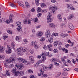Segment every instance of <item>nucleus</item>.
<instances>
[{"label":"nucleus","mask_w":78,"mask_h":78,"mask_svg":"<svg viewBox=\"0 0 78 78\" xmlns=\"http://www.w3.org/2000/svg\"><path fill=\"white\" fill-rule=\"evenodd\" d=\"M45 38L44 37H41L40 39V41H41V42H44V41H45Z\"/></svg>","instance_id":"nucleus-32"},{"label":"nucleus","mask_w":78,"mask_h":78,"mask_svg":"<svg viewBox=\"0 0 78 78\" xmlns=\"http://www.w3.org/2000/svg\"><path fill=\"white\" fill-rule=\"evenodd\" d=\"M11 45V47L12 48L15 50H16V48L15 47V44H14V43L13 42H12Z\"/></svg>","instance_id":"nucleus-17"},{"label":"nucleus","mask_w":78,"mask_h":78,"mask_svg":"<svg viewBox=\"0 0 78 78\" xmlns=\"http://www.w3.org/2000/svg\"><path fill=\"white\" fill-rule=\"evenodd\" d=\"M29 60L31 61V63L33 64L34 62V57L33 56H30L29 57Z\"/></svg>","instance_id":"nucleus-7"},{"label":"nucleus","mask_w":78,"mask_h":78,"mask_svg":"<svg viewBox=\"0 0 78 78\" xmlns=\"http://www.w3.org/2000/svg\"><path fill=\"white\" fill-rule=\"evenodd\" d=\"M9 59L11 62H13V61H15L16 60V58H10Z\"/></svg>","instance_id":"nucleus-23"},{"label":"nucleus","mask_w":78,"mask_h":78,"mask_svg":"<svg viewBox=\"0 0 78 78\" xmlns=\"http://www.w3.org/2000/svg\"><path fill=\"white\" fill-rule=\"evenodd\" d=\"M28 72L29 73H33V70H32L31 69L28 70Z\"/></svg>","instance_id":"nucleus-54"},{"label":"nucleus","mask_w":78,"mask_h":78,"mask_svg":"<svg viewBox=\"0 0 78 78\" xmlns=\"http://www.w3.org/2000/svg\"><path fill=\"white\" fill-rule=\"evenodd\" d=\"M66 24L64 23H61L60 25L61 28H63L64 27H66Z\"/></svg>","instance_id":"nucleus-34"},{"label":"nucleus","mask_w":78,"mask_h":78,"mask_svg":"<svg viewBox=\"0 0 78 78\" xmlns=\"http://www.w3.org/2000/svg\"><path fill=\"white\" fill-rule=\"evenodd\" d=\"M57 9H58V8L56 6L50 5V6L49 9L53 13L55 12V11Z\"/></svg>","instance_id":"nucleus-1"},{"label":"nucleus","mask_w":78,"mask_h":78,"mask_svg":"<svg viewBox=\"0 0 78 78\" xmlns=\"http://www.w3.org/2000/svg\"><path fill=\"white\" fill-rule=\"evenodd\" d=\"M53 51L55 53H58V51L56 49H55L53 50Z\"/></svg>","instance_id":"nucleus-47"},{"label":"nucleus","mask_w":78,"mask_h":78,"mask_svg":"<svg viewBox=\"0 0 78 78\" xmlns=\"http://www.w3.org/2000/svg\"><path fill=\"white\" fill-rule=\"evenodd\" d=\"M62 36L63 37H67L68 36V34H60V36L61 37Z\"/></svg>","instance_id":"nucleus-21"},{"label":"nucleus","mask_w":78,"mask_h":78,"mask_svg":"<svg viewBox=\"0 0 78 78\" xmlns=\"http://www.w3.org/2000/svg\"><path fill=\"white\" fill-rule=\"evenodd\" d=\"M41 73H38V76H41V75H43V73H44V70L42 69H41L40 70Z\"/></svg>","instance_id":"nucleus-19"},{"label":"nucleus","mask_w":78,"mask_h":78,"mask_svg":"<svg viewBox=\"0 0 78 78\" xmlns=\"http://www.w3.org/2000/svg\"><path fill=\"white\" fill-rule=\"evenodd\" d=\"M20 48L21 50H22V51H23V52L24 53L27 52V51H28V49H27V48L25 47H23L21 46L20 47Z\"/></svg>","instance_id":"nucleus-6"},{"label":"nucleus","mask_w":78,"mask_h":78,"mask_svg":"<svg viewBox=\"0 0 78 78\" xmlns=\"http://www.w3.org/2000/svg\"><path fill=\"white\" fill-rule=\"evenodd\" d=\"M57 27V25L53 23H50L49 24V27L50 28H55Z\"/></svg>","instance_id":"nucleus-5"},{"label":"nucleus","mask_w":78,"mask_h":78,"mask_svg":"<svg viewBox=\"0 0 78 78\" xmlns=\"http://www.w3.org/2000/svg\"><path fill=\"white\" fill-rule=\"evenodd\" d=\"M75 17L74 15L73 14H70L68 17V19L69 20H71L72 18H73Z\"/></svg>","instance_id":"nucleus-8"},{"label":"nucleus","mask_w":78,"mask_h":78,"mask_svg":"<svg viewBox=\"0 0 78 78\" xmlns=\"http://www.w3.org/2000/svg\"><path fill=\"white\" fill-rule=\"evenodd\" d=\"M53 67V65L52 64H50L49 66V69H52Z\"/></svg>","instance_id":"nucleus-35"},{"label":"nucleus","mask_w":78,"mask_h":78,"mask_svg":"<svg viewBox=\"0 0 78 78\" xmlns=\"http://www.w3.org/2000/svg\"><path fill=\"white\" fill-rule=\"evenodd\" d=\"M5 72L7 76H11V73H9V71L6 70L5 71Z\"/></svg>","instance_id":"nucleus-22"},{"label":"nucleus","mask_w":78,"mask_h":78,"mask_svg":"<svg viewBox=\"0 0 78 78\" xmlns=\"http://www.w3.org/2000/svg\"><path fill=\"white\" fill-rule=\"evenodd\" d=\"M15 66L16 67L18 68L19 67V66H20V65L18 63H16V64Z\"/></svg>","instance_id":"nucleus-49"},{"label":"nucleus","mask_w":78,"mask_h":78,"mask_svg":"<svg viewBox=\"0 0 78 78\" xmlns=\"http://www.w3.org/2000/svg\"><path fill=\"white\" fill-rule=\"evenodd\" d=\"M35 2L37 6H39V5L40 3H39V0H35Z\"/></svg>","instance_id":"nucleus-27"},{"label":"nucleus","mask_w":78,"mask_h":78,"mask_svg":"<svg viewBox=\"0 0 78 78\" xmlns=\"http://www.w3.org/2000/svg\"><path fill=\"white\" fill-rule=\"evenodd\" d=\"M5 47L3 46H1L0 45V51H3L4 50H5Z\"/></svg>","instance_id":"nucleus-26"},{"label":"nucleus","mask_w":78,"mask_h":78,"mask_svg":"<svg viewBox=\"0 0 78 78\" xmlns=\"http://www.w3.org/2000/svg\"><path fill=\"white\" fill-rule=\"evenodd\" d=\"M70 9L71 10H75V9H76L75 8V7H73V6L70 7Z\"/></svg>","instance_id":"nucleus-46"},{"label":"nucleus","mask_w":78,"mask_h":78,"mask_svg":"<svg viewBox=\"0 0 78 78\" xmlns=\"http://www.w3.org/2000/svg\"><path fill=\"white\" fill-rule=\"evenodd\" d=\"M43 77L46 78V77H47L48 76V75L47 74H43Z\"/></svg>","instance_id":"nucleus-53"},{"label":"nucleus","mask_w":78,"mask_h":78,"mask_svg":"<svg viewBox=\"0 0 78 78\" xmlns=\"http://www.w3.org/2000/svg\"><path fill=\"white\" fill-rule=\"evenodd\" d=\"M17 30H18V31H22V28H21V27H19L17 28Z\"/></svg>","instance_id":"nucleus-44"},{"label":"nucleus","mask_w":78,"mask_h":78,"mask_svg":"<svg viewBox=\"0 0 78 78\" xmlns=\"http://www.w3.org/2000/svg\"><path fill=\"white\" fill-rule=\"evenodd\" d=\"M47 59V58H46V57L45 56H42V60L44 61H45V60H46Z\"/></svg>","instance_id":"nucleus-38"},{"label":"nucleus","mask_w":78,"mask_h":78,"mask_svg":"<svg viewBox=\"0 0 78 78\" xmlns=\"http://www.w3.org/2000/svg\"><path fill=\"white\" fill-rule=\"evenodd\" d=\"M18 69L19 70H22L23 69V64H21L20 65V66H19V67H18Z\"/></svg>","instance_id":"nucleus-14"},{"label":"nucleus","mask_w":78,"mask_h":78,"mask_svg":"<svg viewBox=\"0 0 78 78\" xmlns=\"http://www.w3.org/2000/svg\"><path fill=\"white\" fill-rule=\"evenodd\" d=\"M10 6H12V7H15V6H16V5H14V4L12 3L10 4Z\"/></svg>","instance_id":"nucleus-50"},{"label":"nucleus","mask_w":78,"mask_h":78,"mask_svg":"<svg viewBox=\"0 0 78 78\" xmlns=\"http://www.w3.org/2000/svg\"><path fill=\"white\" fill-rule=\"evenodd\" d=\"M47 17H51V12H49L48 13V15Z\"/></svg>","instance_id":"nucleus-29"},{"label":"nucleus","mask_w":78,"mask_h":78,"mask_svg":"<svg viewBox=\"0 0 78 78\" xmlns=\"http://www.w3.org/2000/svg\"><path fill=\"white\" fill-rule=\"evenodd\" d=\"M53 47V45H52L51 44H49L48 45H47V47L48 48H51V47Z\"/></svg>","instance_id":"nucleus-41"},{"label":"nucleus","mask_w":78,"mask_h":78,"mask_svg":"<svg viewBox=\"0 0 78 78\" xmlns=\"http://www.w3.org/2000/svg\"><path fill=\"white\" fill-rule=\"evenodd\" d=\"M37 36L38 37H39L41 36H42V35H43V33L42 32L40 31L37 33Z\"/></svg>","instance_id":"nucleus-10"},{"label":"nucleus","mask_w":78,"mask_h":78,"mask_svg":"<svg viewBox=\"0 0 78 78\" xmlns=\"http://www.w3.org/2000/svg\"><path fill=\"white\" fill-rule=\"evenodd\" d=\"M43 48L44 50H47V48L46 45H44Z\"/></svg>","instance_id":"nucleus-64"},{"label":"nucleus","mask_w":78,"mask_h":78,"mask_svg":"<svg viewBox=\"0 0 78 78\" xmlns=\"http://www.w3.org/2000/svg\"><path fill=\"white\" fill-rule=\"evenodd\" d=\"M17 59L18 61L21 62H22V63H24V64H27V62L25 59H23L21 57L18 58Z\"/></svg>","instance_id":"nucleus-4"},{"label":"nucleus","mask_w":78,"mask_h":78,"mask_svg":"<svg viewBox=\"0 0 78 78\" xmlns=\"http://www.w3.org/2000/svg\"><path fill=\"white\" fill-rule=\"evenodd\" d=\"M5 22L7 23H9L10 22H12L10 20H7Z\"/></svg>","instance_id":"nucleus-45"},{"label":"nucleus","mask_w":78,"mask_h":78,"mask_svg":"<svg viewBox=\"0 0 78 78\" xmlns=\"http://www.w3.org/2000/svg\"><path fill=\"white\" fill-rule=\"evenodd\" d=\"M30 52L31 53V54H33V53H34V51L32 49H31L30 50Z\"/></svg>","instance_id":"nucleus-51"},{"label":"nucleus","mask_w":78,"mask_h":78,"mask_svg":"<svg viewBox=\"0 0 78 78\" xmlns=\"http://www.w3.org/2000/svg\"><path fill=\"white\" fill-rule=\"evenodd\" d=\"M41 6L42 8H44V7L46 6V5L44 3H42L41 4Z\"/></svg>","instance_id":"nucleus-40"},{"label":"nucleus","mask_w":78,"mask_h":78,"mask_svg":"<svg viewBox=\"0 0 78 78\" xmlns=\"http://www.w3.org/2000/svg\"><path fill=\"white\" fill-rule=\"evenodd\" d=\"M68 26L71 30H73L74 29V27L73 26V24L72 23H69L68 24Z\"/></svg>","instance_id":"nucleus-9"},{"label":"nucleus","mask_w":78,"mask_h":78,"mask_svg":"<svg viewBox=\"0 0 78 78\" xmlns=\"http://www.w3.org/2000/svg\"><path fill=\"white\" fill-rule=\"evenodd\" d=\"M48 41L50 43H52L53 42V37H50L48 39Z\"/></svg>","instance_id":"nucleus-15"},{"label":"nucleus","mask_w":78,"mask_h":78,"mask_svg":"<svg viewBox=\"0 0 78 78\" xmlns=\"http://www.w3.org/2000/svg\"><path fill=\"white\" fill-rule=\"evenodd\" d=\"M16 68L15 67L11 71V72L14 73V75L15 76H19V75L20 71H17L16 72Z\"/></svg>","instance_id":"nucleus-3"},{"label":"nucleus","mask_w":78,"mask_h":78,"mask_svg":"<svg viewBox=\"0 0 78 78\" xmlns=\"http://www.w3.org/2000/svg\"><path fill=\"white\" fill-rule=\"evenodd\" d=\"M45 36L47 38H50L51 37V33H50V29H48L46 30Z\"/></svg>","instance_id":"nucleus-2"},{"label":"nucleus","mask_w":78,"mask_h":78,"mask_svg":"<svg viewBox=\"0 0 78 78\" xmlns=\"http://www.w3.org/2000/svg\"><path fill=\"white\" fill-rule=\"evenodd\" d=\"M25 6L27 8H29L30 6V4L27 2H25Z\"/></svg>","instance_id":"nucleus-25"},{"label":"nucleus","mask_w":78,"mask_h":78,"mask_svg":"<svg viewBox=\"0 0 78 78\" xmlns=\"http://www.w3.org/2000/svg\"><path fill=\"white\" fill-rule=\"evenodd\" d=\"M12 14H11L9 16V19L10 20V21L11 22H12Z\"/></svg>","instance_id":"nucleus-30"},{"label":"nucleus","mask_w":78,"mask_h":78,"mask_svg":"<svg viewBox=\"0 0 78 78\" xmlns=\"http://www.w3.org/2000/svg\"><path fill=\"white\" fill-rule=\"evenodd\" d=\"M27 19H25L23 20V23L24 24H27Z\"/></svg>","instance_id":"nucleus-43"},{"label":"nucleus","mask_w":78,"mask_h":78,"mask_svg":"<svg viewBox=\"0 0 78 78\" xmlns=\"http://www.w3.org/2000/svg\"><path fill=\"white\" fill-rule=\"evenodd\" d=\"M20 48H17L16 49V51H18V52H19L20 51Z\"/></svg>","instance_id":"nucleus-61"},{"label":"nucleus","mask_w":78,"mask_h":78,"mask_svg":"<svg viewBox=\"0 0 78 78\" xmlns=\"http://www.w3.org/2000/svg\"><path fill=\"white\" fill-rule=\"evenodd\" d=\"M8 36H4L2 38L4 40H5L6 38H8Z\"/></svg>","instance_id":"nucleus-48"},{"label":"nucleus","mask_w":78,"mask_h":78,"mask_svg":"<svg viewBox=\"0 0 78 78\" xmlns=\"http://www.w3.org/2000/svg\"><path fill=\"white\" fill-rule=\"evenodd\" d=\"M58 42L57 41H55L54 43V46H55V47H56V46L58 45Z\"/></svg>","instance_id":"nucleus-31"},{"label":"nucleus","mask_w":78,"mask_h":78,"mask_svg":"<svg viewBox=\"0 0 78 78\" xmlns=\"http://www.w3.org/2000/svg\"><path fill=\"white\" fill-rule=\"evenodd\" d=\"M5 20L4 19H2L1 20H0V23H4V22H5Z\"/></svg>","instance_id":"nucleus-36"},{"label":"nucleus","mask_w":78,"mask_h":78,"mask_svg":"<svg viewBox=\"0 0 78 78\" xmlns=\"http://www.w3.org/2000/svg\"><path fill=\"white\" fill-rule=\"evenodd\" d=\"M57 17L60 21H62V17L60 14H58L57 16Z\"/></svg>","instance_id":"nucleus-18"},{"label":"nucleus","mask_w":78,"mask_h":78,"mask_svg":"<svg viewBox=\"0 0 78 78\" xmlns=\"http://www.w3.org/2000/svg\"><path fill=\"white\" fill-rule=\"evenodd\" d=\"M63 76H67V73H63L62 74Z\"/></svg>","instance_id":"nucleus-57"},{"label":"nucleus","mask_w":78,"mask_h":78,"mask_svg":"<svg viewBox=\"0 0 78 78\" xmlns=\"http://www.w3.org/2000/svg\"><path fill=\"white\" fill-rule=\"evenodd\" d=\"M24 42L25 43H27L28 42V40L27 39H24L23 40Z\"/></svg>","instance_id":"nucleus-62"},{"label":"nucleus","mask_w":78,"mask_h":78,"mask_svg":"<svg viewBox=\"0 0 78 78\" xmlns=\"http://www.w3.org/2000/svg\"><path fill=\"white\" fill-rule=\"evenodd\" d=\"M14 66V64H11L9 65V69H11V68H13Z\"/></svg>","instance_id":"nucleus-39"},{"label":"nucleus","mask_w":78,"mask_h":78,"mask_svg":"<svg viewBox=\"0 0 78 78\" xmlns=\"http://www.w3.org/2000/svg\"><path fill=\"white\" fill-rule=\"evenodd\" d=\"M41 8L39 7L37 8V12H41Z\"/></svg>","instance_id":"nucleus-28"},{"label":"nucleus","mask_w":78,"mask_h":78,"mask_svg":"<svg viewBox=\"0 0 78 78\" xmlns=\"http://www.w3.org/2000/svg\"><path fill=\"white\" fill-rule=\"evenodd\" d=\"M51 61L52 62H55V61H56V58H52L51 59Z\"/></svg>","instance_id":"nucleus-59"},{"label":"nucleus","mask_w":78,"mask_h":78,"mask_svg":"<svg viewBox=\"0 0 78 78\" xmlns=\"http://www.w3.org/2000/svg\"><path fill=\"white\" fill-rule=\"evenodd\" d=\"M7 32L9 33V34H11L12 33V31H11L10 30H8L7 31Z\"/></svg>","instance_id":"nucleus-58"},{"label":"nucleus","mask_w":78,"mask_h":78,"mask_svg":"<svg viewBox=\"0 0 78 78\" xmlns=\"http://www.w3.org/2000/svg\"><path fill=\"white\" fill-rule=\"evenodd\" d=\"M44 62V61L42 60H40L38 62H38V64H40L41 63H42Z\"/></svg>","instance_id":"nucleus-56"},{"label":"nucleus","mask_w":78,"mask_h":78,"mask_svg":"<svg viewBox=\"0 0 78 78\" xmlns=\"http://www.w3.org/2000/svg\"><path fill=\"white\" fill-rule=\"evenodd\" d=\"M36 43L37 42L36 41H33L30 44L31 47H34Z\"/></svg>","instance_id":"nucleus-16"},{"label":"nucleus","mask_w":78,"mask_h":78,"mask_svg":"<svg viewBox=\"0 0 78 78\" xmlns=\"http://www.w3.org/2000/svg\"><path fill=\"white\" fill-rule=\"evenodd\" d=\"M38 20V19H37V17L35 18L34 19V22L35 23L36 22H37V21Z\"/></svg>","instance_id":"nucleus-52"},{"label":"nucleus","mask_w":78,"mask_h":78,"mask_svg":"<svg viewBox=\"0 0 78 78\" xmlns=\"http://www.w3.org/2000/svg\"><path fill=\"white\" fill-rule=\"evenodd\" d=\"M34 47L36 49H38V48H39V46L37 44V43H36V44H35Z\"/></svg>","instance_id":"nucleus-24"},{"label":"nucleus","mask_w":78,"mask_h":78,"mask_svg":"<svg viewBox=\"0 0 78 78\" xmlns=\"http://www.w3.org/2000/svg\"><path fill=\"white\" fill-rule=\"evenodd\" d=\"M43 69L44 70H48V67L44 66L43 67Z\"/></svg>","instance_id":"nucleus-55"},{"label":"nucleus","mask_w":78,"mask_h":78,"mask_svg":"<svg viewBox=\"0 0 78 78\" xmlns=\"http://www.w3.org/2000/svg\"><path fill=\"white\" fill-rule=\"evenodd\" d=\"M19 40H20L19 37L16 36V41H19Z\"/></svg>","instance_id":"nucleus-42"},{"label":"nucleus","mask_w":78,"mask_h":78,"mask_svg":"<svg viewBox=\"0 0 78 78\" xmlns=\"http://www.w3.org/2000/svg\"><path fill=\"white\" fill-rule=\"evenodd\" d=\"M34 67H36V68H38L39 67V63L37 62L36 63L34 64Z\"/></svg>","instance_id":"nucleus-33"},{"label":"nucleus","mask_w":78,"mask_h":78,"mask_svg":"<svg viewBox=\"0 0 78 78\" xmlns=\"http://www.w3.org/2000/svg\"><path fill=\"white\" fill-rule=\"evenodd\" d=\"M51 17H47V22L48 23H49L50 22H52V18H51Z\"/></svg>","instance_id":"nucleus-12"},{"label":"nucleus","mask_w":78,"mask_h":78,"mask_svg":"<svg viewBox=\"0 0 78 78\" xmlns=\"http://www.w3.org/2000/svg\"><path fill=\"white\" fill-rule=\"evenodd\" d=\"M50 55V53H49V52H47L45 54V56H48V55Z\"/></svg>","instance_id":"nucleus-63"},{"label":"nucleus","mask_w":78,"mask_h":78,"mask_svg":"<svg viewBox=\"0 0 78 78\" xmlns=\"http://www.w3.org/2000/svg\"><path fill=\"white\" fill-rule=\"evenodd\" d=\"M16 26L18 27H21V25H22V24L21 22H18L16 23Z\"/></svg>","instance_id":"nucleus-20"},{"label":"nucleus","mask_w":78,"mask_h":78,"mask_svg":"<svg viewBox=\"0 0 78 78\" xmlns=\"http://www.w3.org/2000/svg\"><path fill=\"white\" fill-rule=\"evenodd\" d=\"M17 3H18L19 5L20 6H21L23 7V8H24V7H25V6L24 5L22 4V3H23V2H20L19 1H17Z\"/></svg>","instance_id":"nucleus-13"},{"label":"nucleus","mask_w":78,"mask_h":78,"mask_svg":"<svg viewBox=\"0 0 78 78\" xmlns=\"http://www.w3.org/2000/svg\"><path fill=\"white\" fill-rule=\"evenodd\" d=\"M6 64H9V63H10L11 61L9 60V59H7L5 61Z\"/></svg>","instance_id":"nucleus-37"},{"label":"nucleus","mask_w":78,"mask_h":78,"mask_svg":"<svg viewBox=\"0 0 78 78\" xmlns=\"http://www.w3.org/2000/svg\"><path fill=\"white\" fill-rule=\"evenodd\" d=\"M54 64L55 65V66H58L59 65V64L57 62H54Z\"/></svg>","instance_id":"nucleus-60"},{"label":"nucleus","mask_w":78,"mask_h":78,"mask_svg":"<svg viewBox=\"0 0 78 78\" xmlns=\"http://www.w3.org/2000/svg\"><path fill=\"white\" fill-rule=\"evenodd\" d=\"M25 74V73L23 71H20L19 73V76H23Z\"/></svg>","instance_id":"nucleus-11"}]
</instances>
